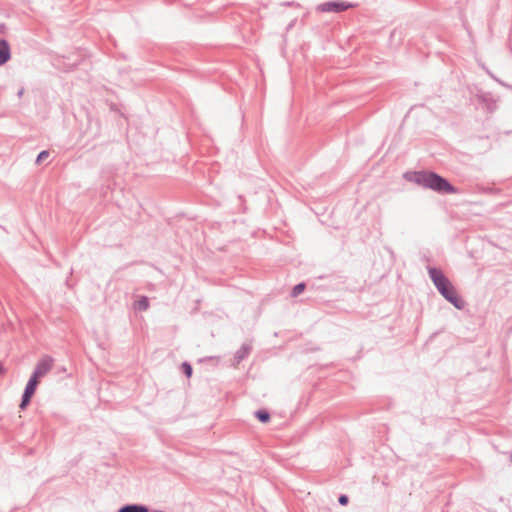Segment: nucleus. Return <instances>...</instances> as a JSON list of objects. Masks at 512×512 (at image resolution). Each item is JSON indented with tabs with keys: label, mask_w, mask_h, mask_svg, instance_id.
Wrapping results in <instances>:
<instances>
[{
	"label": "nucleus",
	"mask_w": 512,
	"mask_h": 512,
	"mask_svg": "<svg viewBox=\"0 0 512 512\" xmlns=\"http://www.w3.org/2000/svg\"><path fill=\"white\" fill-rule=\"evenodd\" d=\"M430 277L439 290V292L456 308L461 309L464 305L462 299L457 295V292L450 281L443 275V273L435 268L429 270Z\"/></svg>",
	"instance_id": "1"
},
{
	"label": "nucleus",
	"mask_w": 512,
	"mask_h": 512,
	"mask_svg": "<svg viewBox=\"0 0 512 512\" xmlns=\"http://www.w3.org/2000/svg\"><path fill=\"white\" fill-rule=\"evenodd\" d=\"M417 182L421 183L425 187L431 188L438 192L443 193H455V188L450 185L444 178L434 173L419 174Z\"/></svg>",
	"instance_id": "2"
},
{
	"label": "nucleus",
	"mask_w": 512,
	"mask_h": 512,
	"mask_svg": "<svg viewBox=\"0 0 512 512\" xmlns=\"http://www.w3.org/2000/svg\"><path fill=\"white\" fill-rule=\"evenodd\" d=\"M53 367V359L49 356L42 357L36 364L32 377L40 381Z\"/></svg>",
	"instance_id": "3"
},
{
	"label": "nucleus",
	"mask_w": 512,
	"mask_h": 512,
	"mask_svg": "<svg viewBox=\"0 0 512 512\" xmlns=\"http://www.w3.org/2000/svg\"><path fill=\"white\" fill-rule=\"evenodd\" d=\"M39 382H40L39 380H37L36 378L31 376L30 380L28 381V383L26 385V388H25V391L23 394V398H22V402L20 404V408L22 410H24L30 403L31 398L34 395Z\"/></svg>",
	"instance_id": "4"
},
{
	"label": "nucleus",
	"mask_w": 512,
	"mask_h": 512,
	"mask_svg": "<svg viewBox=\"0 0 512 512\" xmlns=\"http://www.w3.org/2000/svg\"><path fill=\"white\" fill-rule=\"evenodd\" d=\"M10 46L7 41L0 39V65L5 64L10 59Z\"/></svg>",
	"instance_id": "5"
},
{
	"label": "nucleus",
	"mask_w": 512,
	"mask_h": 512,
	"mask_svg": "<svg viewBox=\"0 0 512 512\" xmlns=\"http://www.w3.org/2000/svg\"><path fill=\"white\" fill-rule=\"evenodd\" d=\"M348 5H345L344 3H325L321 6V9L323 11H344L348 8Z\"/></svg>",
	"instance_id": "6"
},
{
	"label": "nucleus",
	"mask_w": 512,
	"mask_h": 512,
	"mask_svg": "<svg viewBox=\"0 0 512 512\" xmlns=\"http://www.w3.org/2000/svg\"><path fill=\"white\" fill-rule=\"evenodd\" d=\"M249 353H250V346H248V345L241 346L236 351V353L234 355L235 364L238 365L241 362V360H243L245 357L248 356Z\"/></svg>",
	"instance_id": "7"
},
{
	"label": "nucleus",
	"mask_w": 512,
	"mask_h": 512,
	"mask_svg": "<svg viewBox=\"0 0 512 512\" xmlns=\"http://www.w3.org/2000/svg\"><path fill=\"white\" fill-rule=\"evenodd\" d=\"M119 512H148V509L144 506L128 505L122 507Z\"/></svg>",
	"instance_id": "8"
},
{
	"label": "nucleus",
	"mask_w": 512,
	"mask_h": 512,
	"mask_svg": "<svg viewBox=\"0 0 512 512\" xmlns=\"http://www.w3.org/2000/svg\"><path fill=\"white\" fill-rule=\"evenodd\" d=\"M134 305L136 309L144 311L149 307V302L146 297L142 296L137 301H135Z\"/></svg>",
	"instance_id": "9"
},
{
	"label": "nucleus",
	"mask_w": 512,
	"mask_h": 512,
	"mask_svg": "<svg viewBox=\"0 0 512 512\" xmlns=\"http://www.w3.org/2000/svg\"><path fill=\"white\" fill-rule=\"evenodd\" d=\"M256 417L261 421V422H268L269 419H270V416L267 412L265 411H258L256 413Z\"/></svg>",
	"instance_id": "10"
},
{
	"label": "nucleus",
	"mask_w": 512,
	"mask_h": 512,
	"mask_svg": "<svg viewBox=\"0 0 512 512\" xmlns=\"http://www.w3.org/2000/svg\"><path fill=\"white\" fill-rule=\"evenodd\" d=\"M305 289V285L303 283H300L298 285H296L293 290H292V295L294 297L298 296L299 294H301Z\"/></svg>",
	"instance_id": "11"
},
{
	"label": "nucleus",
	"mask_w": 512,
	"mask_h": 512,
	"mask_svg": "<svg viewBox=\"0 0 512 512\" xmlns=\"http://www.w3.org/2000/svg\"><path fill=\"white\" fill-rule=\"evenodd\" d=\"M182 368H183V371L186 374V376L187 377H191V375H192V367H191V365L188 364V363H183L182 364Z\"/></svg>",
	"instance_id": "12"
},
{
	"label": "nucleus",
	"mask_w": 512,
	"mask_h": 512,
	"mask_svg": "<svg viewBox=\"0 0 512 512\" xmlns=\"http://www.w3.org/2000/svg\"><path fill=\"white\" fill-rule=\"evenodd\" d=\"M48 157V152L47 151H42L38 157H37V163H41L42 161H44L46 158Z\"/></svg>",
	"instance_id": "13"
},
{
	"label": "nucleus",
	"mask_w": 512,
	"mask_h": 512,
	"mask_svg": "<svg viewBox=\"0 0 512 512\" xmlns=\"http://www.w3.org/2000/svg\"><path fill=\"white\" fill-rule=\"evenodd\" d=\"M339 503L341 505H346L348 503V497L346 495H341L339 497Z\"/></svg>",
	"instance_id": "14"
},
{
	"label": "nucleus",
	"mask_w": 512,
	"mask_h": 512,
	"mask_svg": "<svg viewBox=\"0 0 512 512\" xmlns=\"http://www.w3.org/2000/svg\"><path fill=\"white\" fill-rule=\"evenodd\" d=\"M5 369L3 368L2 364L0 363V375L4 374Z\"/></svg>",
	"instance_id": "15"
}]
</instances>
